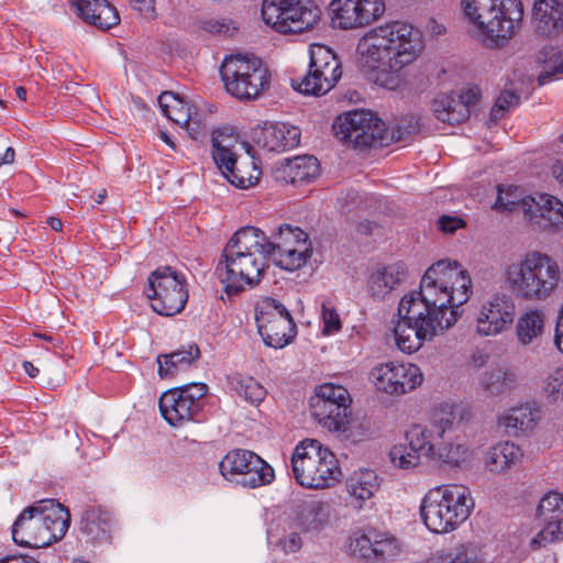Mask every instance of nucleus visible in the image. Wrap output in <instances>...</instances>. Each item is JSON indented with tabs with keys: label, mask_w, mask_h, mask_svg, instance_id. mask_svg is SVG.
Wrapping results in <instances>:
<instances>
[{
	"label": "nucleus",
	"mask_w": 563,
	"mask_h": 563,
	"mask_svg": "<svg viewBox=\"0 0 563 563\" xmlns=\"http://www.w3.org/2000/svg\"><path fill=\"white\" fill-rule=\"evenodd\" d=\"M420 119L413 114L396 119L391 129H388L387 146L393 143L410 142L420 132Z\"/></svg>",
	"instance_id": "79ce46f5"
},
{
	"label": "nucleus",
	"mask_w": 563,
	"mask_h": 563,
	"mask_svg": "<svg viewBox=\"0 0 563 563\" xmlns=\"http://www.w3.org/2000/svg\"><path fill=\"white\" fill-rule=\"evenodd\" d=\"M321 320L323 322L322 334L324 335L334 334L342 328L340 316L329 301L321 305Z\"/></svg>",
	"instance_id": "603ef678"
},
{
	"label": "nucleus",
	"mask_w": 563,
	"mask_h": 563,
	"mask_svg": "<svg viewBox=\"0 0 563 563\" xmlns=\"http://www.w3.org/2000/svg\"><path fill=\"white\" fill-rule=\"evenodd\" d=\"M231 132L232 129L219 128L212 131L211 135L212 157L225 178L240 163L235 153L231 151Z\"/></svg>",
	"instance_id": "473e14b6"
},
{
	"label": "nucleus",
	"mask_w": 563,
	"mask_h": 563,
	"mask_svg": "<svg viewBox=\"0 0 563 563\" xmlns=\"http://www.w3.org/2000/svg\"><path fill=\"white\" fill-rule=\"evenodd\" d=\"M495 207L508 211L520 208L529 221L542 229H559L563 224V202L549 194H538L521 201H505L499 190Z\"/></svg>",
	"instance_id": "a211bd4d"
},
{
	"label": "nucleus",
	"mask_w": 563,
	"mask_h": 563,
	"mask_svg": "<svg viewBox=\"0 0 563 563\" xmlns=\"http://www.w3.org/2000/svg\"><path fill=\"white\" fill-rule=\"evenodd\" d=\"M262 175L261 168L251 159L240 162L235 168L230 172L227 179L235 187L246 189L257 184Z\"/></svg>",
	"instance_id": "37998d69"
},
{
	"label": "nucleus",
	"mask_w": 563,
	"mask_h": 563,
	"mask_svg": "<svg viewBox=\"0 0 563 563\" xmlns=\"http://www.w3.org/2000/svg\"><path fill=\"white\" fill-rule=\"evenodd\" d=\"M0 563H40L30 555H11L0 559Z\"/></svg>",
	"instance_id": "69168bd1"
},
{
	"label": "nucleus",
	"mask_w": 563,
	"mask_h": 563,
	"mask_svg": "<svg viewBox=\"0 0 563 563\" xmlns=\"http://www.w3.org/2000/svg\"><path fill=\"white\" fill-rule=\"evenodd\" d=\"M471 108H434V117L450 125L464 122L471 115Z\"/></svg>",
	"instance_id": "864d4df0"
},
{
	"label": "nucleus",
	"mask_w": 563,
	"mask_h": 563,
	"mask_svg": "<svg viewBox=\"0 0 563 563\" xmlns=\"http://www.w3.org/2000/svg\"><path fill=\"white\" fill-rule=\"evenodd\" d=\"M474 451L465 443L446 442L445 438L439 442L432 461L460 467L473 457Z\"/></svg>",
	"instance_id": "58836bf2"
},
{
	"label": "nucleus",
	"mask_w": 563,
	"mask_h": 563,
	"mask_svg": "<svg viewBox=\"0 0 563 563\" xmlns=\"http://www.w3.org/2000/svg\"><path fill=\"white\" fill-rule=\"evenodd\" d=\"M482 91L478 86L472 85L452 90L433 100L434 106H476L481 100Z\"/></svg>",
	"instance_id": "c03bdc74"
},
{
	"label": "nucleus",
	"mask_w": 563,
	"mask_h": 563,
	"mask_svg": "<svg viewBox=\"0 0 563 563\" xmlns=\"http://www.w3.org/2000/svg\"><path fill=\"white\" fill-rule=\"evenodd\" d=\"M285 4L286 0H263L261 10L263 21L282 34L286 26Z\"/></svg>",
	"instance_id": "49530a36"
},
{
	"label": "nucleus",
	"mask_w": 563,
	"mask_h": 563,
	"mask_svg": "<svg viewBox=\"0 0 563 563\" xmlns=\"http://www.w3.org/2000/svg\"><path fill=\"white\" fill-rule=\"evenodd\" d=\"M471 417V411L463 405H442L429 426L413 424L406 431V442L395 444L389 452L391 463L396 467L410 470L420 464L421 456L432 461L439 442Z\"/></svg>",
	"instance_id": "20e7f679"
},
{
	"label": "nucleus",
	"mask_w": 563,
	"mask_h": 563,
	"mask_svg": "<svg viewBox=\"0 0 563 563\" xmlns=\"http://www.w3.org/2000/svg\"><path fill=\"white\" fill-rule=\"evenodd\" d=\"M230 387L247 402L258 406L266 396V389L253 377L234 373L228 377Z\"/></svg>",
	"instance_id": "a19ab883"
},
{
	"label": "nucleus",
	"mask_w": 563,
	"mask_h": 563,
	"mask_svg": "<svg viewBox=\"0 0 563 563\" xmlns=\"http://www.w3.org/2000/svg\"><path fill=\"white\" fill-rule=\"evenodd\" d=\"M541 55L550 69L538 77L539 85H544L547 79H550L553 75L563 74V49L545 46L542 48Z\"/></svg>",
	"instance_id": "de8ad7c7"
},
{
	"label": "nucleus",
	"mask_w": 563,
	"mask_h": 563,
	"mask_svg": "<svg viewBox=\"0 0 563 563\" xmlns=\"http://www.w3.org/2000/svg\"><path fill=\"white\" fill-rule=\"evenodd\" d=\"M379 488L377 474L372 470H361L354 472L346 479V489L361 508L363 503L369 500Z\"/></svg>",
	"instance_id": "c9c22d12"
},
{
	"label": "nucleus",
	"mask_w": 563,
	"mask_h": 563,
	"mask_svg": "<svg viewBox=\"0 0 563 563\" xmlns=\"http://www.w3.org/2000/svg\"><path fill=\"white\" fill-rule=\"evenodd\" d=\"M301 131L298 126L283 122L265 121L252 129L253 142L268 151L282 153L297 147L300 143Z\"/></svg>",
	"instance_id": "4be33fe9"
},
{
	"label": "nucleus",
	"mask_w": 563,
	"mask_h": 563,
	"mask_svg": "<svg viewBox=\"0 0 563 563\" xmlns=\"http://www.w3.org/2000/svg\"><path fill=\"white\" fill-rule=\"evenodd\" d=\"M537 514L544 521H560L563 525V494L549 492L545 494L537 508Z\"/></svg>",
	"instance_id": "a18cd8bd"
},
{
	"label": "nucleus",
	"mask_w": 563,
	"mask_h": 563,
	"mask_svg": "<svg viewBox=\"0 0 563 563\" xmlns=\"http://www.w3.org/2000/svg\"><path fill=\"white\" fill-rule=\"evenodd\" d=\"M291 468L296 482L311 489L331 487L341 476L335 455L314 439H306L295 448Z\"/></svg>",
	"instance_id": "9d476101"
},
{
	"label": "nucleus",
	"mask_w": 563,
	"mask_h": 563,
	"mask_svg": "<svg viewBox=\"0 0 563 563\" xmlns=\"http://www.w3.org/2000/svg\"><path fill=\"white\" fill-rule=\"evenodd\" d=\"M461 7L478 41L490 49L505 47L523 16L521 0H462Z\"/></svg>",
	"instance_id": "39448f33"
},
{
	"label": "nucleus",
	"mask_w": 563,
	"mask_h": 563,
	"mask_svg": "<svg viewBox=\"0 0 563 563\" xmlns=\"http://www.w3.org/2000/svg\"><path fill=\"white\" fill-rule=\"evenodd\" d=\"M541 415V406L536 401H528L505 411L499 418V424L510 435L528 434L536 429Z\"/></svg>",
	"instance_id": "a878e982"
},
{
	"label": "nucleus",
	"mask_w": 563,
	"mask_h": 563,
	"mask_svg": "<svg viewBox=\"0 0 563 563\" xmlns=\"http://www.w3.org/2000/svg\"><path fill=\"white\" fill-rule=\"evenodd\" d=\"M515 383V373L505 367L488 368L481 378L482 389L490 396H500L510 391Z\"/></svg>",
	"instance_id": "4c0bfd02"
},
{
	"label": "nucleus",
	"mask_w": 563,
	"mask_h": 563,
	"mask_svg": "<svg viewBox=\"0 0 563 563\" xmlns=\"http://www.w3.org/2000/svg\"><path fill=\"white\" fill-rule=\"evenodd\" d=\"M219 71L225 90L240 101L256 100L271 85L268 68L253 54L231 55Z\"/></svg>",
	"instance_id": "9b49d317"
},
{
	"label": "nucleus",
	"mask_w": 563,
	"mask_h": 563,
	"mask_svg": "<svg viewBox=\"0 0 563 563\" xmlns=\"http://www.w3.org/2000/svg\"><path fill=\"white\" fill-rule=\"evenodd\" d=\"M544 329V314L538 309L526 311L517 321L516 334L522 345L531 344Z\"/></svg>",
	"instance_id": "ea45409f"
},
{
	"label": "nucleus",
	"mask_w": 563,
	"mask_h": 563,
	"mask_svg": "<svg viewBox=\"0 0 563 563\" xmlns=\"http://www.w3.org/2000/svg\"><path fill=\"white\" fill-rule=\"evenodd\" d=\"M329 10L334 29L354 30L364 27L358 0H332Z\"/></svg>",
	"instance_id": "f704fd0d"
},
{
	"label": "nucleus",
	"mask_w": 563,
	"mask_h": 563,
	"mask_svg": "<svg viewBox=\"0 0 563 563\" xmlns=\"http://www.w3.org/2000/svg\"><path fill=\"white\" fill-rule=\"evenodd\" d=\"M506 282L517 297L540 301L548 299L559 286V264L540 251H528L506 268Z\"/></svg>",
	"instance_id": "0eeeda50"
},
{
	"label": "nucleus",
	"mask_w": 563,
	"mask_h": 563,
	"mask_svg": "<svg viewBox=\"0 0 563 563\" xmlns=\"http://www.w3.org/2000/svg\"><path fill=\"white\" fill-rule=\"evenodd\" d=\"M545 391L553 400H558L560 397H563V367L556 368L549 375Z\"/></svg>",
	"instance_id": "4d7b16f0"
},
{
	"label": "nucleus",
	"mask_w": 563,
	"mask_h": 563,
	"mask_svg": "<svg viewBox=\"0 0 563 563\" xmlns=\"http://www.w3.org/2000/svg\"><path fill=\"white\" fill-rule=\"evenodd\" d=\"M162 114L177 125L187 130L190 123L191 108H159Z\"/></svg>",
	"instance_id": "6e6d98bb"
},
{
	"label": "nucleus",
	"mask_w": 563,
	"mask_h": 563,
	"mask_svg": "<svg viewBox=\"0 0 563 563\" xmlns=\"http://www.w3.org/2000/svg\"><path fill=\"white\" fill-rule=\"evenodd\" d=\"M341 75V64L330 49L324 52L322 59L312 53L308 74L299 84L291 80V87L296 92L321 96L330 91Z\"/></svg>",
	"instance_id": "aec40b11"
},
{
	"label": "nucleus",
	"mask_w": 563,
	"mask_h": 563,
	"mask_svg": "<svg viewBox=\"0 0 563 563\" xmlns=\"http://www.w3.org/2000/svg\"><path fill=\"white\" fill-rule=\"evenodd\" d=\"M208 389L203 383H191L165 391L158 401L162 417L173 427L198 421Z\"/></svg>",
	"instance_id": "dca6fc26"
},
{
	"label": "nucleus",
	"mask_w": 563,
	"mask_h": 563,
	"mask_svg": "<svg viewBox=\"0 0 563 563\" xmlns=\"http://www.w3.org/2000/svg\"><path fill=\"white\" fill-rule=\"evenodd\" d=\"M263 231L246 225L238 230L223 249L216 274L229 295H238L262 280L268 255L264 249Z\"/></svg>",
	"instance_id": "7ed1b4c3"
},
{
	"label": "nucleus",
	"mask_w": 563,
	"mask_h": 563,
	"mask_svg": "<svg viewBox=\"0 0 563 563\" xmlns=\"http://www.w3.org/2000/svg\"><path fill=\"white\" fill-rule=\"evenodd\" d=\"M464 225V221L459 217L442 216L438 220V228L444 233H453Z\"/></svg>",
	"instance_id": "bf43d9fd"
},
{
	"label": "nucleus",
	"mask_w": 563,
	"mask_h": 563,
	"mask_svg": "<svg viewBox=\"0 0 563 563\" xmlns=\"http://www.w3.org/2000/svg\"><path fill=\"white\" fill-rule=\"evenodd\" d=\"M510 108H490L488 126L497 124L508 112Z\"/></svg>",
	"instance_id": "0e129e2a"
},
{
	"label": "nucleus",
	"mask_w": 563,
	"mask_h": 563,
	"mask_svg": "<svg viewBox=\"0 0 563 563\" xmlns=\"http://www.w3.org/2000/svg\"><path fill=\"white\" fill-rule=\"evenodd\" d=\"M338 102L358 103L362 101V97L358 91L354 89H347L344 93L336 96Z\"/></svg>",
	"instance_id": "e2e57ef3"
},
{
	"label": "nucleus",
	"mask_w": 563,
	"mask_h": 563,
	"mask_svg": "<svg viewBox=\"0 0 563 563\" xmlns=\"http://www.w3.org/2000/svg\"><path fill=\"white\" fill-rule=\"evenodd\" d=\"M129 3L133 10L139 11L144 18L148 20L157 18L155 0H129Z\"/></svg>",
	"instance_id": "13d9d810"
},
{
	"label": "nucleus",
	"mask_w": 563,
	"mask_h": 563,
	"mask_svg": "<svg viewBox=\"0 0 563 563\" xmlns=\"http://www.w3.org/2000/svg\"><path fill=\"white\" fill-rule=\"evenodd\" d=\"M545 527L538 532V534L531 539L530 547L532 550H539L549 543L563 541L562 526L560 521H545Z\"/></svg>",
	"instance_id": "09e8293b"
},
{
	"label": "nucleus",
	"mask_w": 563,
	"mask_h": 563,
	"mask_svg": "<svg viewBox=\"0 0 563 563\" xmlns=\"http://www.w3.org/2000/svg\"><path fill=\"white\" fill-rule=\"evenodd\" d=\"M514 99H515V102L517 103L519 101V96L515 95L511 91H504L500 95V97L495 101L494 106H496V107L503 106L501 100H504V102H506L507 106H512Z\"/></svg>",
	"instance_id": "338daca9"
},
{
	"label": "nucleus",
	"mask_w": 563,
	"mask_h": 563,
	"mask_svg": "<svg viewBox=\"0 0 563 563\" xmlns=\"http://www.w3.org/2000/svg\"><path fill=\"white\" fill-rule=\"evenodd\" d=\"M424 47L422 33L410 24L391 21L372 29L357 45L360 68L372 82L395 90L400 70L413 63Z\"/></svg>",
	"instance_id": "f03ea898"
},
{
	"label": "nucleus",
	"mask_w": 563,
	"mask_h": 563,
	"mask_svg": "<svg viewBox=\"0 0 563 563\" xmlns=\"http://www.w3.org/2000/svg\"><path fill=\"white\" fill-rule=\"evenodd\" d=\"M77 15L87 24L108 31L120 23L117 8L109 0H77Z\"/></svg>",
	"instance_id": "bb28decb"
},
{
	"label": "nucleus",
	"mask_w": 563,
	"mask_h": 563,
	"mask_svg": "<svg viewBox=\"0 0 563 563\" xmlns=\"http://www.w3.org/2000/svg\"><path fill=\"white\" fill-rule=\"evenodd\" d=\"M350 550L354 556L384 561L397 553L398 542L393 536L369 528L351 539Z\"/></svg>",
	"instance_id": "5701e85b"
},
{
	"label": "nucleus",
	"mask_w": 563,
	"mask_h": 563,
	"mask_svg": "<svg viewBox=\"0 0 563 563\" xmlns=\"http://www.w3.org/2000/svg\"><path fill=\"white\" fill-rule=\"evenodd\" d=\"M472 292V279L461 264L449 260L432 264L421 278L419 291L405 295L399 302L401 320L394 329L397 347L411 354L424 341L453 327Z\"/></svg>",
	"instance_id": "f257e3e1"
},
{
	"label": "nucleus",
	"mask_w": 563,
	"mask_h": 563,
	"mask_svg": "<svg viewBox=\"0 0 563 563\" xmlns=\"http://www.w3.org/2000/svg\"><path fill=\"white\" fill-rule=\"evenodd\" d=\"M261 243L268 257L285 271L292 272L301 268L312 254L308 234L299 227L288 223L280 224L271 236L263 231Z\"/></svg>",
	"instance_id": "ddd939ff"
},
{
	"label": "nucleus",
	"mask_w": 563,
	"mask_h": 563,
	"mask_svg": "<svg viewBox=\"0 0 563 563\" xmlns=\"http://www.w3.org/2000/svg\"><path fill=\"white\" fill-rule=\"evenodd\" d=\"M172 101H176L183 106H188L186 97L179 92L166 90L162 91L157 97V106H169Z\"/></svg>",
	"instance_id": "680f3d73"
},
{
	"label": "nucleus",
	"mask_w": 563,
	"mask_h": 563,
	"mask_svg": "<svg viewBox=\"0 0 563 563\" xmlns=\"http://www.w3.org/2000/svg\"><path fill=\"white\" fill-rule=\"evenodd\" d=\"M199 27L205 32L216 35L232 36L238 27L231 19H216L209 18L199 21Z\"/></svg>",
	"instance_id": "8fccbe9b"
},
{
	"label": "nucleus",
	"mask_w": 563,
	"mask_h": 563,
	"mask_svg": "<svg viewBox=\"0 0 563 563\" xmlns=\"http://www.w3.org/2000/svg\"><path fill=\"white\" fill-rule=\"evenodd\" d=\"M523 457L521 448L511 441H500L490 446L484 455L485 467L496 474L518 465Z\"/></svg>",
	"instance_id": "c756f323"
},
{
	"label": "nucleus",
	"mask_w": 563,
	"mask_h": 563,
	"mask_svg": "<svg viewBox=\"0 0 563 563\" xmlns=\"http://www.w3.org/2000/svg\"><path fill=\"white\" fill-rule=\"evenodd\" d=\"M375 388L389 396L408 394L421 385L423 375L412 363L387 362L371 371Z\"/></svg>",
	"instance_id": "6ab92c4d"
},
{
	"label": "nucleus",
	"mask_w": 563,
	"mask_h": 563,
	"mask_svg": "<svg viewBox=\"0 0 563 563\" xmlns=\"http://www.w3.org/2000/svg\"><path fill=\"white\" fill-rule=\"evenodd\" d=\"M112 515L101 506L87 507L80 518L79 529L91 542L110 540Z\"/></svg>",
	"instance_id": "c85d7f7f"
},
{
	"label": "nucleus",
	"mask_w": 563,
	"mask_h": 563,
	"mask_svg": "<svg viewBox=\"0 0 563 563\" xmlns=\"http://www.w3.org/2000/svg\"><path fill=\"white\" fill-rule=\"evenodd\" d=\"M257 331L265 345L283 349L297 336V325L289 310L279 300L264 297L255 305Z\"/></svg>",
	"instance_id": "4468645a"
},
{
	"label": "nucleus",
	"mask_w": 563,
	"mask_h": 563,
	"mask_svg": "<svg viewBox=\"0 0 563 563\" xmlns=\"http://www.w3.org/2000/svg\"><path fill=\"white\" fill-rule=\"evenodd\" d=\"M147 297L155 312L173 317L181 312L188 300L186 278L170 266H161L148 276Z\"/></svg>",
	"instance_id": "2eb2a0df"
},
{
	"label": "nucleus",
	"mask_w": 563,
	"mask_h": 563,
	"mask_svg": "<svg viewBox=\"0 0 563 563\" xmlns=\"http://www.w3.org/2000/svg\"><path fill=\"white\" fill-rule=\"evenodd\" d=\"M483 551L473 542L459 544L454 548H444L430 554L426 563H482Z\"/></svg>",
	"instance_id": "72a5a7b5"
},
{
	"label": "nucleus",
	"mask_w": 563,
	"mask_h": 563,
	"mask_svg": "<svg viewBox=\"0 0 563 563\" xmlns=\"http://www.w3.org/2000/svg\"><path fill=\"white\" fill-rule=\"evenodd\" d=\"M309 0H286L283 34H299L314 26L319 20L318 9L308 7Z\"/></svg>",
	"instance_id": "cd10ccee"
},
{
	"label": "nucleus",
	"mask_w": 563,
	"mask_h": 563,
	"mask_svg": "<svg viewBox=\"0 0 563 563\" xmlns=\"http://www.w3.org/2000/svg\"><path fill=\"white\" fill-rule=\"evenodd\" d=\"M474 500L464 485H442L430 489L420 505V516L433 533L455 530L471 515Z\"/></svg>",
	"instance_id": "6e6552de"
},
{
	"label": "nucleus",
	"mask_w": 563,
	"mask_h": 563,
	"mask_svg": "<svg viewBox=\"0 0 563 563\" xmlns=\"http://www.w3.org/2000/svg\"><path fill=\"white\" fill-rule=\"evenodd\" d=\"M210 113L211 111L206 108H191L190 123L187 124L186 130L191 139H198L206 129L207 118Z\"/></svg>",
	"instance_id": "5fc2aeb1"
},
{
	"label": "nucleus",
	"mask_w": 563,
	"mask_h": 563,
	"mask_svg": "<svg viewBox=\"0 0 563 563\" xmlns=\"http://www.w3.org/2000/svg\"><path fill=\"white\" fill-rule=\"evenodd\" d=\"M330 505L321 500L301 501L296 509L295 521L303 532L320 531L329 520Z\"/></svg>",
	"instance_id": "2f4dec72"
},
{
	"label": "nucleus",
	"mask_w": 563,
	"mask_h": 563,
	"mask_svg": "<svg viewBox=\"0 0 563 563\" xmlns=\"http://www.w3.org/2000/svg\"><path fill=\"white\" fill-rule=\"evenodd\" d=\"M200 357L197 344L191 343L170 353L157 356L158 375L162 378L172 377L181 371L188 369Z\"/></svg>",
	"instance_id": "7c9ffc66"
},
{
	"label": "nucleus",
	"mask_w": 563,
	"mask_h": 563,
	"mask_svg": "<svg viewBox=\"0 0 563 563\" xmlns=\"http://www.w3.org/2000/svg\"><path fill=\"white\" fill-rule=\"evenodd\" d=\"M221 475L238 484L256 488L271 484L275 478L273 467L256 453L235 449L229 451L219 463Z\"/></svg>",
	"instance_id": "f3484780"
},
{
	"label": "nucleus",
	"mask_w": 563,
	"mask_h": 563,
	"mask_svg": "<svg viewBox=\"0 0 563 563\" xmlns=\"http://www.w3.org/2000/svg\"><path fill=\"white\" fill-rule=\"evenodd\" d=\"M515 316L516 305L512 297L495 294L482 305L476 319V331L484 336L497 335L511 327Z\"/></svg>",
	"instance_id": "412c9836"
},
{
	"label": "nucleus",
	"mask_w": 563,
	"mask_h": 563,
	"mask_svg": "<svg viewBox=\"0 0 563 563\" xmlns=\"http://www.w3.org/2000/svg\"><path fill=\"white\" fill-rule=\"evenodd\" d=\"M374 227L375 224L369 220H362L358 222L356 230L358 233L368 235L372 234Z\"/></svg>",
	"instance_id": "774afa93"
},
{
	"label": "nucleus",
	"mask_w": 563,
	"mask_h": 563,
	"mask_svg": "<svg viewBox=\"0 0 563 563\" xmlns=\"http://www.w3.org/2000/svg\"><path fill=\"white\" fill-rule=\"evenodd\" d=\"M358 5L364 26L377 21L386 10L384 0H358Z\"/></svg>",
	"instance_id": "3c124183"
},
{
	"label": "nucleus",
	"mask_w": 563,
	"mask_h": 563,
	"mask_svg": "<svg viewBox=\"0 0 563 563\" xmlns=\"http://www.w3.org/2000/svg\"><path fill=\"white\" fill-rule=\"evenodd\" d=\"M351 404L352 399L345 387L322 384L310 398L311 416L324 429L345 439L358 441L367 434L368 428L351 417Z\"/></svg>",
	"instance_id": "1a4fd4ad"
},
{
	"label": "nucleus",
	"mask_w": 563,
	"mask_h": 563,
	"mask_svg": "<svg viewBox=\"0 0 563 563\" xmlns=\"http://www.w3.org/2000/svg\"><path fill=\"white\" fill-rule=\"evenodd\" d=\"M284 173L291 184L309 183L319 176L320 165L314 156H296L288 159Z\"/></svg>",
	"instance_id": "e433bc0d"
},
{
	"label": "nucleus",
	"mask_w": 563,
	"mask_h": 563,
	"mask_svg": "<svg viewBox=\"0 0 563 563\" xmlns=\"http://www.w3.org/2000/svg\"><path fill=\"white\" fill-rule=\"evenodd\" d=\"M279 544L284 552L294 553V552H297L301 548L302 540L297 532H291L284 539H280Z\"/></svg>",
	"instance_id": "052dcab7"
},
{
	"label": "nucleus",
	"mask_w": 563,
	"mask_h": 563,
	"mask_svg": "<svg viewBox=\"0 0 563 563\" xmlns=\"http://www.w3.org/2000/svg\"><path fill=\"white\" fill-rule=\"evenodd\" d=\"M332 130L334 135L355 150L386 147L388 128L386 123L368 108H354L335 118Z\"/></svg>",
	"instance_id": "f8f14e48"
},
{
	"label": "nucleus",
	"mask_w": 563,
	"mask_h": 563,
	"mask_svg": "<svg viewBox=\"0 0 563 563\" xmlns=\"http://www.w3.org/2000/svg\"><path fill=\"white\" fill-rule=\"evenodd\" d=\"M70 526L68 508L55 499H42L24 508L11 528L15 544L44 548L62 540Z\"/></svg>",
	"instance_id": "423d86ee"
},
{
	"label": "nucleus",
	"mask_w": 563,
	"mask_h": 563,
	"mask_svg": "<svg viewBox=\"0 0 563 563\" xmlns=\"http://www.w3.org/2000/svg\"><path fill=\"white\" fill-rule=\"evenodd\" d=\"M408 268L402 262H395L375 268L367 279V291L372 298L384 299L396 290L407 278Z\"/></svg>",
	"instance_id": "393cba45"
},
{
	"label": "nucleus",
	"mask_w": 563,
	"mask_h": 563,
	"mask_svg": "<svg viewBox=\"0 0 563 563\" xmlns=\"http://www.w3.org/2000/svg\"><path fill=\"white\" fill-rule=\"evenodd\" d=\"M536 33L553 38L563 32V0H537L532 9Z\"/></svg>",
	"instance_id": "b1692460"
}]
</instances>
